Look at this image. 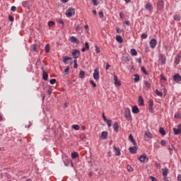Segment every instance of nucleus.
<instances>
[{"mask_svg":"<svg viewBox=\"0 0 181 181\" xmlns=\"http://www.w3.org/2000/svg\"><path fill=\"white\" fill-rule=\"evenodd\" d=\"M93 1V4L95 6H98L99 5V2L98 0H92Z\"/></svg>","mask_w":181,"mask_h":181,"instance_id":"obj_44","label":"nucleus"},{"mask_svg":"<svg viewBox=\"0 0 181 181\" xmlns=\"http://www.w3.org/2000/svg\"><path fill=\"white\" fill-rule=\"evenodd\" d=\"M72 56L74 59H77L80 56V51L75 49L72 52Z\"/></svg>","mask_w":181,"mask_h":181,"instance_id":"obj_8","label":"nucleus"},{"mask_svg":"<svg viewBox=\"0 0 181 181\" xmlns=\"http://www.w3.org/2000/svg\"><path fill=\"white\" fill-rule=\"evenodd\" d=\"M173 80L176 82V83H178L181 81V76L177 74H175L174 76H173Z\"/></svg>","mask_w":181,"mask_h":181,"instance_id":"obj_12","label":"nucleus"},{"mask_svg":"<svg viewBox=\"0 0 181 181\" xmlns=\"http://www.w3.org/2000/svg\"><path fill=\"white\" fill-rule=\"evenodd\" d=\"M69 59H71V57H64V62L65 63V64H67L68 62V60H69Z\"/></svg>","mask_w":181,"mask_h":181,"instance_id":"obj_38","label":"nucleus"},{"mask_svg":"<svg viewBox=\"0 0 181 181\" xmlns=\"http://www.w3.org/2000/svg\"><path fill=\"white\" fill-rule=\"evenodd\" d=\"M131 54L132 56H136V55H138V52H136V50L135 49H131Z\"/></svg>","mask_w":181,"mask_h":181,"instance_id":"obj_30","label":"nucleus"},{"mask_svg":"<svg viewBox=\"0 0 181 181\" xmlns=\"http://www.w3.org/2000/svg\"><path fill=\"white\" fill-rule=\"evenodd\" d=\"M55 25V23L54 21H49L48 22V26L49 27H53Z\"/></svg>","mask_w":181,"mask_h":181,"instance_id":"obj_43","label":"nucleus"},{"mask_svg":"<svg viewBox=\"0 0 181 181\" xmlns=\"http://www.w3.org/2000/svg\"><path fill=\"white\" fill-rule=\"evenodd\" d=\"M98 14H99L100 18H103L104 17V13H103V11L99 12Z\"/></svg>","mask_w":181,"mask_h":181,"instance_id":"obj_57","label":"nucleus"},{"mask_svg":"<svg viewBox=\"0 0 181 181\" xmlns=\"http://www.w3.org/2000/svg\"><path fill=\"white\" fill-rule=\"evenodd\" d=\"M160 144L163 146H165L166 145V141L163 139L160 141Z\"/></svg>","mask_w":181,"mask_h":181,"instance_id":"obj_54","label":"nucleus"},{"mask_svg":"<svg viewBox=\"0 0 181 181\" xmlns=\"http://www.w3.org/2000/svg\"><path fill=\"white\" fill-rule=\"evenodd\" d=\"M158 44V42L156 41V39H152L151 40L149 45L150 47L153 49L155 47H156V45Z\"/></svg>","mask_w":181,"mask_h":181,"instance_id":"obj_7","label":"nucleus"},{"mask_svg":"<svg viewBox=\"0 0 181 181\" xmlns=\"http://www.w3.org/2000/svg\"><path fill=\"white\" fill-rule=\"evenodd\" d=\"M74 68H78V64H77V60L75 59L74 60Z\"/></svg>","mask_w":181,"mask_h":181,"instance_id":"obj_60","label":"nucleus"},{"mask_svg":"<svg viewBox=\"0 0 181 181\" xmlns=\"http://www.w3.org/2000/svg\"><path fill=\"white\" fill-rule=\"evenodd\" d=\"M132 112L134 114L139 113V108H138V106L135 105L132 107Z\"/></svg>","mask_w":181,"mask_h":181,"instance_id":"obj_18","label":"nucleus"},{"mask_svg":"<svg viewBox=\"0 0 181 181\" xmlns=\"http://www.w3.org/2000/svg\"><path fill=\"white\" fill-rule=\"evenodd\" d=\"M124 117L127 120H132V116L131 115V110L126 108L124 110Z\"/></svg>","mask_w":181,"mask_h":181,"instance_id":"obj_2","label":"nucleus"},{"mask_svg":"<svg viewBox=\"0 0 181 181\" xmlns=\"http://www.w3.org/2000/svg\"><path fill=\"white\" fill-rule=\"evenodd\" d=\"M116 40L119 42V43H122L124 40H122V37L121 36H117L116 37Z\"/></svg>","mask_w":181,"mask_h":181,"instance_id":"obj_33","label":"nucleus"},{"mask_svg":"<svg viewBox=\"0 0 181 181\" xmlns=\"http://www.w3.org/2000/svg\"><path fill=\"white\" fill-rule=\"evenodd\" d=\"M148 110H149V112H151V113L153 112V107L149 106Z\"/></svg>","mask_w":181,"mask_h":181,"instance_id":"obj_59","label":"nucleus"},{"mask_svg":"<svg viewBox=\"0 0 181 181\" xmlns=\"http://www.w3.org/2000/svg\"><path fill=\"white\" fill-rule=\"evenodd\" d=\"M62 159H63V162H64L65 166H67L66 162V160H69V157L66 155H64V156H63Z\"/></svg>","mask_w":181,"mask_h":181,"instance_id":"obj_28","label":"nucleus"},{"mask_svg":"<svg viewBox=\"0 0 181 181\" xmlns=\"http://www.w3.org/2000/svg\"><path fill=\"white\" fill-rule=\"evenodd\" d=\"M162 172H163V176L164 177L168 176V168H163Z\"/></svg>","mask_w":181,"mask_h":181,"instance_id":"obj_26","label":"nucleus"},{"mask_svg":"<svg viewBox=\"0 0 181 181\" xmlns=\"http://www.w3.org/2000/svg\"><path fill=\"white\" fill-rule=\"evenodd\" d=\"M93 78L96 81H99L100 80V70L98 68L95 69L94 70V73H93Z\"/></svg>","mask_w":181,"mask_h":181,"instance_id":"obj_4","label":"nucleus"},{"mask_svg":"<svg viewBox=\"0 0 181 181\" xmlns=\"http://www.w3.org/2000/svg\"><path fill=\"white\" fill-rule=\"evenodd\" d=\"M119 17H120L121 19H122V18L124 17V13L120 12L119 13Z\"/></svg>","mask_w":181,"mask_h":181,"instance_id":"obj_63","label":"nucleus"},{"mask_svg":"<svg viewBox=\"0 0 181 181\" xmlns=\"http://www.w3.org/2000/svg\"><path fill=\"white\" fill-rule=\"evenodd\" d=\"M150 179H151V181H157L156 178L155 177H153V176H151Z\"/></svg>","mask_w":181,"mask_h":181,"instance_id":"obj_61","label":"nucleus"},{"mask_svg":"<svg viewBox=\"0 0 181 181\" xmlns=\"http://www.w3.org/2000/svg\"><path fill=\"white\" fill-rule=\"evenodd\" d=\"M108 137V132L104 131L101 134V139H106Z\"/></svg>","mask_w":181,"mask_h":181,"instance_id":"obj_19","label":"nucleus"},{"mask_svg":"<svg viewBox=\"0 0 181 181\" xmlns=\"http://www.w3.org/2000/svg\"><path fill=\"white\" fill-rule=\"evenodd\" d=\"M156 94L157 95H158V96H160V97H162V95H163V94L162 93V92L158 91V90H156Z\"/></svg>","mask_w":181,"mask_h":181,"instance_id":"obj_46","label":"nucleus"},{"mask_svg":"<svg viewBox=\"0 0 181 181\" xmlns=\"http://www.w3.org/2000/svg\"><path fill=\"white\" fill-rule=\"evenodd\" d=\"M114 81H115V85L121 86V81L118 80V77H117V75L114 76Z\"/></svg>","mask_w":181,"mask_h":181,"instance_id":"obj_17","label":"nucleus"},{"mask_svg":"<svg viewBox=\"0 0 181 181\" xmlns=\"http://www.w3.org/2000/svg\"><path fill=\"white\" fill-rule=\"evenodd\" d=\"M180 58H181V57H180V55H177V56L175 57L174 62H175L176 64H178L180 63Z\"/></svg>","mask_w":181,"mask_h":181,"instance_id":"obj_25","label":"nucleus"},{"mask_svg":"<svg viewBox=\"0 0 181 181\" xmlns=\"http://www.w3.org/2000/svg\"><path fill=\"white\" fill-rule=\"evenodd\" d=\"M127 169L128 172H134V168H132V167L131 165H127Z\"/></svg>","mask_w":181,"mask_h":181,"instance_id":"obj_37","label":"nucleus"},{"mask_svg":"<svg viewBox=\"0 0 181 181\" xmlns=\"http://www.w3.org/2000/svg\"><path fill=\"white\" fill-rule=\"evenodd\" d=\"M177 180L181 181V175H177Z\"/></svg>","mask_w":181,"mask_h":181,"instance_id":"obj_64","label":"nucleus"},{"mask_svg":"<svg viewBox=\"0 0 181 181\" xmlns=\"http://www.w3.org/2000/svg\"><path fill=\"white\" fill-rule=\"evenodd\" d=\"M49 83H50V84L54 85V83H57V79H55V78L51 79L49 81Z\"/></svg>","mask_w":181,"mask_h":181,"instance_id":"obj_47","label":"nucleus"},{"mask_svg":"<svg viewBox=\"0 0 181 181\" xmlns=\"http://www.w3.org/2000/svg\"><path fill=\"white\" fill-rule=\"evenodd\" d=\"M141 39H146V38H148V34H146V33L141 34Z\"/></svg>","mask_w":181,"mask_h":181,"instance_id":"obj_41","label":"nucleus"},{"mask_svg":"<svg viewBox=\"0 0 181 181\" xmlns=\"http://www.w3.org/2000/svg\"><path fill=\"white\" fill-rule=\"evenodd\" d=\"M95 52L98 53V54L100 53V47L98 45H95Z\"/></svg>","mask_w":181,"mask_h":181,"instance_id":"obj_45","label":"nucleus"},{"mask_svg":"<svg viewBox=\"0 0 181 181\" xmlns=\"http://www.w3.org/2000/svg\"><path fill=\"white\" fill-rule=\"evenodd\" d=\"M45 51L46 53H48L50 52V45L49 44H47L45 47Z\"/></svg>","mask_w":181,"mask_h":181,"instance_id":"obj_27","label":"nucleus"},{"mask_svg":"<svg viewBox=\"0 0 181 181\" xmlns=\"http://www.w3.org/2000/svg\"><path fill=\"white\" fill-rule=\"evenodd\" d=\"M173 132H174V134H175V135H178V134H180V132H181V124H179L177 125V129L174 128V129H173Z\"/></svg>","mask_w":181,"mask_h":181,"instance_id":"obj_6","label":"nucleus"},{"mask_svg":"<svg viewBox=\"0 0 181 181\" xmlns=\"http://www.w3.org/2000/svg\"><path fill=\"white\" fill-rule=\"evenodd\" d=\"M144 88L147 90L151 89V83L148 81H144Z\"/></svg>","mask_w":181,"mask_h":181,"instance_id":"obj_10","label":"nucleus"},{"mask_svg":"<svg viewBox=\"0 0 181 181\" xmlns=\"http://www.w3.org/2000/svg\"><path fill=\"white\" fill-rule=\"evenodd\" d=\"M79 78L81 79H84L86 78V71H80L79 72Z\"/></svg>","mask_w":181,"mask_h":181,"instance_id":"obj_22","label":"nucleus"},{"mask_svg":"<svg viewBox=\"0 0 181 181\" xmlns=\"http://www.w3.org/2000/svg\"><path fill=\"white\" fill-rule=\"evenodd\" d=\"M129 140L133 144L134 146H136V141L134 139V136H132V134L129 135Z\"/></svg>","mask_w":181,"mask_h":181,"instance_id":"obj_16","label":"nucleus"},{"mask_svg":"<svg viewBox=\"0 0 181 181\" xmlns=\"http://www.w3.org/2000/svg\"><path fill=\"white\" fill-rule=\"evenodd\" d=\"M144 105V98H142V96L139 95V105L142 106Z\"/></svg>","mask_w":181,"mask_h":181,"instance_id":"obj_23","label":"nucleus"},{"mask_svg":"<svg viewBox=\"0 0 181 181\" xmlns=\"http://www.w3.org/2000/svg\"><path fill=\"white\" fill-rule=\"evenodd\" d=\"M145 8L147 11H152V8L153 7V6L152 4H151V3H147L145 6H144Z\"/></svg>","mask_w":181,"mask_h":181,"instance_id":"obj_15","label":"nucleus"},{"mask_svg":"<svg viewBox=\"0 0 181 181\" xmlns=\"http://www.w3.org/2000/svg\"><path fill=\"white\" fill-rule=\"evenodd\" d=\"M79 156V154L78 152L76 151H74L71 153V158L72 159H76L77 157Z\"/></svg>","mask_w":181,"mask_h":181,"instance_id":"obj_24","label":"nucleus"},{"mask_svg":"<svg viewBox=\"0 0 181 181\" xmlns=\"http://www.w3.org/2000/svg\"><path fill=\"white\" fill-rule=\"evenodd\" d=\"M124 23H125L127 26H129V25L131 24V22H129V21H127Z\"/></svg>","mask_w":181,"mask_h":181,"instance_id":"obj_62","label":"nucleus"},{"mask_svg":"<svg viewBox=\"0 0 181 181\" xmlns=\"http://www.w3.org/2000/svg\"><path fill=\"white\" fill-rule=\"evenodd\" d=\"M52 93V88H49L48 90H47V95L50 96Z\"/></svg>","mask_w":181,"mask_h":181,"instance_id":"obj_52","label":"nucleus"},{"mask_svg":"<svg viewBox=\"0 0 181 181\" xmlns=\"http://www.w3.org/2000/svg\"><path fill=\"white\" fill-rule=\"evenodd\" d=\"M71 128L74 129H75V130H76V131H78V130L80 129V126L78 125V124H73V125L71 126Z\"/></svg>","mask_w":181,"mask_h":181,"instance_id":"obj_32","label":"nucleus"},{"mask_svg":"<svg viewBox=\"0 0 181 181\" xmlns=\"http://www.w3.org/2000/svg\"><path fill=\"white\" fill-rule=\"evenodd\" d=\"M107 122V124L108 125L109 127H111L112 125V120L111 119H107L105 121Z\"/></svg>","mask_w":181,"mask_h":181,"instance_id":"obj_35","label":"nucleus"},{"mask_svg":"<svg viewBox=\"0 0 181 181\" xmlns=\"http://www.w3.org/2000/svg\"><path fill=\"white\" fill-rule=\"evenodd\" d=\"M173 19L177 21H180L181 18L179 15L176 14L174 16Z\"/></svg>","mask_w":181,"mask_h":181,"instance_id":"obj_34","label":"nucleus"},{"mask_svg":"<svg viewBox=\"0 0 181 181\" xmlns=\"http://www.w3.org/2000/svg\"><path fill=\"white\" fill-rule=\"evenodd\" d=\"M141 69L144 72V74L148 75V71H146V69H145V67L141 66Z\"/></svg>","mask_w":181,"mask_h":181,"instance_id":"obj_42","label":"nucleus"},{"mask_svg":"<svg viewBox=\"0 0 181 181\" xmlns=\"http://www.w3.org/2000/svg\"><path fill=\"white\" fill-rule=\"evenodd\" d=\"M11 10L12 11L15 12V11H16L17 8H16V6H11Z\"/></svg>","mask_w":181,"mask_h":181,"instance_id":"obj_55","label":"nucleus"},{"mask_svg":"<svg viewBox=\"0 0 181 181\" xmlns=\"http://www.w3.org/2000/svg\"><path fill=\"white\" fill-rule=\"evenodd\" d=\"M129 151L131 153H136V151H138V148H136V146H132L129 148Z\"/></svg>","mask_w":181,"mask_h":181,"instance_id":"obj_14","label":"nucleus"},{"mask_svg":"<svg viewBox=\"0 0 181 181\" xmlns=\"http://www.w3.org/2000/svg\"><path fill=\"white\" fill-rule=\"evenodd\" d=\"M86 50H89L90 49V45L88 42H85V47H84Z\"/></svg>","mask_w":181,"mask_h":181,"instance_id":"obj_36","label":"nucleus"},{"mask_svg":"<svg viewBox=\"0 0 181 181\" xmlns=\"http://www.w3.org/2000/svg\"><path fill=\"white\" fill-rule=\"evenodd\" d=\"M57 22H58L59 23H60V24H62V25H64V21H63V20H62V19H59V20L57 21Z\"/></svg>","mask_w":181,"mask_h":181,"instance_id":"obj_58","label":"nucleus"},{"mask_svg":"<svg viewBox=\"0 0 181 181\" xmlns=\"http://www.w3.org/2000/svg\"><path fill=\"white\" fill-rule=\"evenodd\" d=\"M175 118H176V119H180L181 118V115L179 113V112H176L175 114Z\"/></svg>","mask_w":181,"mask_h":181,"instance_id":"obj_40","label":"nucleus"},{"mask_svg":"<svg viewBox=\"0 0 181 181\" xmlns=\"http://www.w3.org/2000/svg\"><path fill=\"white\" fill-rule=\"evenodd\" d=\"M75 9L73 8H69L66 12L65 13L66 14V16L68 17V18H71L74 15H75Z\"/></svg>","mask_w":181,"mask_h":181,"instance_id":"obj_3","label":"nucleus"},{"mask_svg":"<svg viewBox=\"0 0 181 181\" xmlns=\"http://www.w3.org/2000/svg\"><path fill=\"white\" fill-rule=\"evenodd\" d=\"M48 77H49V74L46 71H43V72H42V79L45 80V81H47Z\"/></svg>","mask_w":181,"mask_h":181,"instance_id":"obj_21","label":"nucleus"},{"mask_svg":"<svg viewBox=\"0 0 181 181\" xmlns=\"http://www.w3.org/2000/svg\"><path fill=\"white\" fill-rule=\"evenodd\" d=\"M145 135L148 138V139H151L152 138V134H151L150 131H146L145 132Z\"/></svg>","mask_w":181,"mask_h":181,"instance_id":"obj_29","label":"nucleus"},{"mask_svg":"<svg viewBox=\"0 0 181 181\" xmlns=\"http://www.w3.org/2000/svg\"><path fill=\"white\" fill-rule=\"evenodd\" d=\"M22 6L23 7H28V1H23L22 2Z\"/></svg>","mask_w":181,"mask_h":181,"instance_id":"obj_49","label":"nucleus"},{"mask_svg":"<svg viewBox=\"0 0 181 181\" xmlns=\"http://www.w3.org/2000/svg\"><path fill=\"white\" fill-rule=\"evenodd\" d=\"M102 115H103V120H104L105 122H106L108 119H107V118L106 117V116L105 115V113H103Z\"/></svg>","mask_w":181,"mask_h":181,"instance_id":"obj_56","label":"nucleus"},{"mask_svg":"<svg viewBox=\"0 0 181 181\" xmlns=\"http://www.w3.org/2000/svg\"><path fill=\"white\" fill-rule=\"evenodd\" d=\"M70 41L71 43H76V44H79L80 41L74 36H71L70 37Z\"/></svg>","mask_w":181,"mask_h":181,"instance_id":"obj_11","label":"nucleus"},{"mask_svg":"<svg viewBox=\"0 0 181 181\" xmlns=\"http://www.w3.org/2000/svg\"><path fill=\"white\" fill-rule=\"evenodd\" d=\"M112 127L115 132H118V129L119 128V126L118 125L117 122H115L112 124Z\"/></svg>","mask_w":181,"mask_h":181,"instance_id":"obj_20","label":"nucleus"},{"mask_svg":"<svg viewBox=\"0 0 181 181\" xmlns=\"http://www.w3.org/2000/svg\"><path fill=\"white\" fill-rule=\"evenodd\" d=\"M159 132L163 136H165V134H166V132H165V129L163 127L160 128Z\"/></svg>","mask_w":181,"mask_h":181,"instance_id":"obj_31","label":"nucleus"},{"mask_svg":"<svg viewBox=\"0 0 181 181\" xmlns=\"http://www.w3.org/2000/svg\"><path fill=\"white\" fill-rule=\"evenodd\" d=\"M146 160V154L145 153H144L143 155L139 157V160H140L141 163H144V162H145Z\"/></svg>","mask_w":181,"mask_h":181,"instance_id":"obj_13","label":"nucleus"},{"mask_svg":"<svg viewBox=\"0 0 181 181\" xmlns=\"http://www.w3.org/2000/svg\"><path fill=\"white\" fill-rule=\"evenodd\" d=\"M134 82H138L139 81V76L138 74L134 75Z\"/></svg>","mask_w":181,"mask_h":181,"instance_id":"obj_39","label":"nucleus"},{"mask_svg":"<svg viewBox=\"0 0 181 181\" xmlns=\"http://www.w3.org/2000/svg\"><path fill=\"white\" fill-rule=\"evenodd\" d=\"M90 83L93 86V88L97 87V84L93 81H90Z\"/></svg>","mask_w":181,"mask_h":181,"instance_id":"obj_51","label":"nucleus"},{"mask_svg":"<svg viewBox=\"0 0 181 181\" xmlns=\"http://www.w3.org/2000/svg\"><path fill=\"white\" fill-rule=\"evenodd\" d=\"M113 150L115 152V156H121V149L119 148H117L115 146H113Z\"/></svg>","mask_w":181,"mask_h":181,"instance_id":"obj_9","label":"nucleus"},{"mask_svg":"<svg viewBox=\"0 0 181 181\" xmlns=\"http://www.w3.org/2000/svg\"><path fill=\"white\" fill-rule=\"evenodd\" d=\"M163 8H165V1L163 0H158L157 2V9L162 11Z\"/></svg>","mask_w":181,"mask_h":181,"instance_id":"obj_1","label":"nucleus"},{"mask_svg":"<svg viewBox=\"0 0 181 181\" xmlns=\"http://www.w3.org/2000/svg\"><path fill=\"white\" fill-rule=\"evenodd\" d=\"M69 70H70V67H69V66H67V67L64 69V73H65V74H69Z\"/></svg>","mask_w":181,"mask_h":181,"instance_id":"obj_48","label":"nucleus"},{"mask_svg":"<svg viewBox=\"0 0 181 181\" xmlns=\"http://www.w3.org/2000/svg\"><path fill=\"white\" fill-rule=\"evenodd\" d=\"M159 61L162 64H166V57H165V54H159Z\"/></svg>","mask_w":181,"mask_h":181,"instance_id":"obj_5","label":"nucleus"},{"mask_svg":"<svg viewBox=\"0 0 181 181\" xmlns=\"http://www.w3.org/2000/svg\"><path fill=\"white\" fill-rule=\"evenodd\" d=\"M8 21H10L11 22H13L14 18L12 16H8Z\"/></svg>","mask_w":181,"mask_h":181,"instance_id":"obj_53","label":"nucleus"},{"mask_svg":"<svg viewBox=\"0 0 181 181\" xmlns=\"http://www.w3.org/2000/svg\"><path fill=\"white\" fill-rule=\"evenodd\" d=\"M148 105H149V107H153V100H149Z\"/></svg>","mask_w":181,"mask_h":181,"instance_id":"obj_50","label":"nucleus"}]
</instances>
